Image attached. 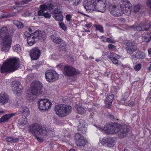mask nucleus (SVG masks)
<instances>
[{"label": "nucleus", "mask_w": 151, "mask_h": 151, "mask_svg": "<svg viewBox=\"0 0 151 151\" xmlns=\"http://www.w3.org/2000/svg\"><path fill=\"white\" fill-rule=\"evenodd\" d=\"M13 49L14 51L17 52H19L22 51L21 46L19 44H17L13 47Z\"/></svg>", "instance_id": "f704fd0d"}, {"label": "nucleus", "mask_w": 151, "mask_h": 151, "mask_svg": "<svg viewBox=\"0 0 151 151\" xmlns=\"http://www.w3.org/2000/svg\"><path fill=\"white\" fill-rule=\"evenodd\" d=\"M141 66V64H138L136 65L134 68V69L135 70H136V71H139V70L140 69Z\"/></svg>", "instance_id": "c03bdc74"}, {"label": "nucleus", "mask_w": 151, "mask_h": 151, "mask_svg": "<svg viewBox=\"0 0 151 151\" xmlns=\"http://www.w3.org/2000/svg\"><path fill=\"white\" fill-rule=\"evenodd\" d=\"M14 14H10V15L9 16V17H13V16H14Z\"/></svg>", "instance_id": "338daca9"}, {"label": "nucleus", "mask_w": 151, "mask_h": 151, "mask_svg": "<svg viewBox=\"0 0 151 151\" xmlns=\"http://www.w3.org/2000/svg\"><path fill=\"white\" fill-rule=\"evenodd\" d=\"M80 72L79 70H77L76 69L73 68L71 66H68L67 65L64 68L63 71V73L65 75L68 76H74L77 75L80 73Z\"/></svg>", "instance_id": "2eb2a0df"}, {"label": "nucleus", "mask_w": 151, "mask_h": 151, "mask_svg": "<svg viewBox=\"0 0 151 151\" xmlns=\"http://www.w3.org/2000/svg\"><path fill=\"white\" fill-rule=\"evenodd\" d=\"M146 3L150 7V10H151V0H147Z\"/></svg>", "instance_id": "3c124183"}, {"label": "nucleus", "mask_w": 151, "mask_h": 151, "mask_svg": "<svg viewBox=\"0 0 151 151\" xmlns=\"http://www.w3.org/2000/svg\"><path fill=\"white\" fill-rule=\"evenodd\" d=\"M114 96L113 95H109L106 97L105 100V103L106 106L108 108H110Z\"/></svg>", "instance_id": "a878e982"}, {"label": "nucleus", "mask_w": 151, "mask_h": 151, "mask_svg": "<svg viewBox=\"0 0 151 151\" xmlns=\"http://www.w3.org/2000/svg\"><path fill=\"white\" fill-rule=\"evenodd\" d=\"M55 110L56 114L61 117L67 116L71 113L72 110L71 106L68 105H59L55 106Z\"/></svg>", "instance_id": "39448f33"}, {"label": "nucleus", "mask_w": 151, "mask_h": 151, "mask_svg": "<svg viewBox=\"0 0 151 151\" xmlns=\"http://www.w3.org/2000/svg\"><path fill=\"white\" fill-rule=\"evenodd\" d=\"M149 69H150V70H151V64H150V67H149Z\"/></svg>", "instance_id": "774afa93"}, {"label": "nucleus", "mask_w": 151, "mask_h": 151, "mask_svg": "<svg viewBox=\"0 0 151 151\" xmlns=\"http://www.w3.org/2000/svg\"><path fill=\"white\" fill-rule=\"evenodd\" d=\"M111 54L110 55H109L108 57H109L110 60L113 63L116 65H118L119 61L118 58H120V55H118L115 53H112V52H111Z\"/></svg>", "instance_id": "5701e85b"}, {"label": "nucleus", "mask_w": 151, "mask_h": 151, "mask_svg": "<svg viewBox=\"0 0 151 151\" xmlns=\"http://www.w3.org/2000/svg\"><path fill=\"white\" fill-rule=\"evenodd\" d=\"M28 121L27 117L22 116L19 120L18 124L19 126H24L27 124Z\"/></svg>", "instance_id": "c756f323"}, {"label": "nucleus", "mask_w": 151, "mask_h": 151, "mask_svg": "<svg viewBox=\"0 0 151 151\" xmlns=\"http://www.w3.org/2000/svg\"><path fill=\"white\" fill-rule=\"evenodd\" d=\"M52 105L51 101L48 99H40L38 101V107L41 110H48L51 108Z\"/></svg>", "instance_id": "9b49d317"}, {"label": "nucleus", "mask_w": 151, "mask_h": 151, "mask_svg": "<svg viewBox=\"0 0 151 151\" xmlns=\"http://www.w3.org/2000/svg\"><path fill=\"white\" fill-rule=\"evenodd\" d=\"M13 35L6 34L1 37V50L4 52H7L12 46Z\"/></svg>", "instance_id": "0eeeda50"}, {"label": "nucleus", "mask_w": 151, "mask_h": 151, "mask_svg": "<svg viewBox=\"0 0 151 151\" xmlns=\"http://www.w3.org/2000/svg\"><path fill=\"white\" fill-rule=\"evenodd\" d=\"M11 87L12 90L15 94L16 101L18 104H19L21 99V95L23 89L22 86L19 81H14L12 83Z\"/></svg>", "instance_id": "423d86ee"}, {"label": "nucleus", "mask_w": 151, "mask_h": 151, "mask_svg": "<svg viewBox=\"0 0 151 151\" xmlns=\"http://www.w3.org/2000/svg\"><path fill=\"white\" fill-rule=\"evenodd\" d=\"M14 23L16 25L18 28H21L23 27V25L22 23L18 21H14Z\"/></svg>", "instance_id": "e433bc0d"}, {"label": "nucleus", "mask_w": 151, "mask_h": 151, "mask_svg": "<svg viewBox=\"0 0 151 151\" xmlns=\"http://www.w3.org/2000/svg\"><path fill=\"white\" fill-rule=\"evenodd\" d=\"M45 76L46 79L49 82L55 81L59 77L58 74L54 70H47L45 73Z\"/></svg>", "instance_id": "4468645a"}, {"label": "nucleus", "mask_w": 151, "mask_h": 151, "mask_svg": "<svg viewBox=\"0 0 151 151\" xmlns=\"http://www.w3.org/2000/svg\"><path fill=\"white\" fill-rule=\"evenodd\" d=\"M121 12L127 15H129L132 11L131 4L128 0H121L119 2Z\"/></svg>", "instance_id": "9d476101"}, {"label": "nucleus", "mask_w": 151, "mask_h": 151, "mask_svg": "<svg viewBox=\"0 0 151 151\" xmlns=\"http://www.w3.org/2000/svg\"><path fill=\"white\" fill-rule=\"evenodd\" d=\"M66 1H69V2H72L73 1V0H66Z\"/></svg>", "instance_id": "69168bd1"}, {"label": "nucleus", "mask_w": 151, "mask_h": 151, "mask_svg": "<svg viewBox=\"0 0 151 151\" xmlns=\"http://www.w3.org/2000/svg\"><path fill=\"white\" fill-rule=\"evenodd\" d=\"M142 39L145 42H148L151 40V32H148L147 34L145 35L142 37Z\"/></svg>", "instance_id": "2f4dec72"}, {"label": "nucleus", "mask_w": 151, "mask_h": 151, "mask_svg": "<svg viewBox=\"0 0 151 151\" xmlns=\"http://www.w3.org/2000/svg\"><path fill=\"white\" fill-rule=\"evenodd\" d=\"M92 25V23L90 22V23H86V24L85 26L86 27H87V28H90V27H91Z\"/></svg>", "instance_id": "864d4df0"}, {"label": "nucleus", "mask_w": 151, "mask_h": 151, "mask_svg": "<svg viewBox=\"0 0 151 151\" xmlns=\"http://www.w3.org/2000/svg\"><path fill=\"white\" fill-rule=\"evenodd\" d=\"M41 51L38 47H34L29 51V55L32 60H37L40 57Z\"/></svg>", "instance_id": "a211bd4d"}, {"label": "nucleus", "mask_w": 151, "mask_h": 151, "mask_svg": "<svg viewBox=\"0 0 151 151\" xmlns=\"http://www.w3.org/2000/svg\"><path fill=\"white\" fill-rule=\"evenodd\" d=\"M45 36V34L44 32H42L39 30L36 31L35 32L30 35V36L27 37V43L29 46H32L35 43V38L42 39V38H43Z\"/></svg>", "instance_id": "6e6552de"}, {"label": "nucleus", "mask_w": 151, "mask_h": 151, "mask_svg": "<svg viewBox=\"0 0 151 151\" xmlns=\"http://www.w3.org/2000/svg\"><path fill=\"white\" fill-rule=\"evenodd\" d=\"M125 49L128 53H131L134 51H136L137 49V46L132 42H129L127 44Z\"/></svg>", "instance_id": "4be33fe9"}, {"label": "nucleus", "mask_w": 151, "mask_h": 151, "mask_svg": "<svg viewBox=\"0 0 151 151\" xmlns=\"http://www.w3.org/2000/svg\"><path fill=\"white\" fill-rule=\"evenodd\" d=\"M71 16L70 14H67L66 16V18L67 20L68 21V22H69V21H70L71 19Z\"/></svg>", "instance_id": "49530a36"}, {"label": "nucleus", "mask_w": 151, "mask_h": 151, "mask_svg": "<svg viewBox=\"0 0 151 151\" xmlns=\"http://www.w3.org/2000/svg\"><path fill=\"white\" fill-rule=\"evenodd\" d=\"M21 111L24 117H27L29 114V109L27 106H22L21 109Z\"/></svg>", "instance_id": "bb28decb"}, {"label": "nucleus", "mask_w": 151, "mask_h": 151, "mask_svg": "<svg viewBox=\"0 0 151 151\" xmlns=\"http://www.w3.org/2000/svg\"><path fill=\"white\" fill-rule=\"evenodd\" d=\"M33 28V27H31L30 28H28V30H29V32H32V29Z\"/></svg>", "instance_id": "bf43d9fd"}, {"label": "nucleus", "mask_w": 151, "mask_h": 151, "mask_svg": "<svg viewBox=\"0 0 151 151\" xmlns=\"http://www.w3.org/2000/svg\"><path fill=\"white\" fill-rule=\"evenodd\" d=\"M75 151V150H74V149H70V150L69 151Z\"/></svg>", "instance_id": "0e129e2a"}, {"label": "nucleus", "mask_w": 151, "mask_h": 151, "mask_svg": "<svg viewBox=\"0 0 151 151\" xmlns=\"http://www.w3.org/2000/svg\"><path fill=\"white\" fill-rule=\"evenodd\" d=\"M126 94L127 96L126 98H123L122 100L123 101H126V100H127V98L128 96L129 95V93H128V92H126Z\"/></svg>", "instance_id": "6e6d98bb"}, {"label": "nucleus", "mask_w": 151, "mask_h": 151, "mask_svg": "<svg viewBox=\"0 0 151 151\" xmlns=\"http://www.w3.org/2000/svg\"><path fill=\"white\" fill-rule=\"evenodd\" d=\"M134 104V101H131L129 103H128V104H126V105H127L129 106H133Z\"/></svg>", "instance_id": "5fc2aeb1"}, {"label": "nucleus", "mask_w": 151, "mask_h": 151, "mask_svg": "<svg viewBox=\"0 0 151 151\" xmlns=\"http://www.w3.org/2000/svg\"><path fill=\"white\" fill-rule=\"evenodd\" d=\"M29 130L31 133L35 136L38 141L40 142L43 141V139L38 137L37 135L45 133L46 130L45 127H42L39 124H33L29 126Z\"/></svg>", "instance_id": "20e7f679"}, {"label": "nucleus", "mask_w": 151, "mask_h": 151, "mask_svg": "<svg viewBox=\"0 0 151 151\" xmlns=\"http://www.w3.org/2000/svg\"><path fill=\"white\" fill-rule=\"evenodd\" d=\"M95 60L96 61L99 62V61H100L102 60V58H98H98H97V59H96Z\"/></svg>", "instance_id": "13d9d810"}, {"label": "nucleus", "mask_w": 151, "mask_h": 151, "mask_svg": "<svg viewBox=\"0 0 151 151\" xmlns=\"http://www.w3.org/2000/svg\"><path fill=\"white\" fill-rule=\"evenodd\" d=\"M69 138L67 136H65L63 137H61L60 138V140L64 142H69Z\"/></svg>", "instance_id": "a19ab883"}, {"label": "nucleus", "mask_w": 151, "mask_h": 151, "mask_svg": "<svg viewBox=\"0 0 151 151\" xmlns=\"http://www.w3.org/2000/svg\"><path fill=\"white\" fill-rule=\"evenodd\" d=\"M9 97L6 92H1L0 94V101L2 104H4L9 102Z\"/></svg>", "instance_id": "412c9836"}, {"label": "nucleus", "mask_w": 151, "mask_h": 151, "mask_svg": "<svg viewBox=\"0 0 151 151\" xmlns=\"http://www.w3.org/2000/svg\"><path fill=\"white\" fill-rule=\"evenodd\" d=\"M109 10L110 13L115 17H119L122 15L120 6L117 4L110 5L109 6Z\"/></svg>", "instance_id": "ddd939ff"}, {"label": "nucleus", "mask_w": 151, "mask_h": 151, "mask_svg": "<svg viewBox=\"0 0 151 151\" xmlns=\"http://www.w3.org/2000/svg\"><path fill=\"white\" fill-rule=\"evenodd\" d=\"M145 57V54L144 52H141V51H139L136 52L135 54H133L132 55V58H135L136 57L137 58L141 59V58H143L144 57Z\"/></svg>", "instance_id": "cd10ccee"}, {"label": "nucleus", "mask_w": 151, "mask_h": 151, "mask_svg": "<svg viewBox=\"0 0 151 151\" xmlns=\"http://www.w3.org/2000/svg\"><path fill=\"white\" fill-rule=\"evenodd\" d=\"M60 51H65L67 50L66 45L65 43L61 44L60 46Z\"/></svg>", "instance_id": "4c0bfd02"}, {"label": "nucleus", "mask_w": 151, "mask_h": 151, "mask_svg": "<svg viewBox=\"0 0 151 151\" xmlns=\"http://www.w3.org/2000/svg\"><path fill=\"white\" fill-rule=\"evenodd\" d=\"M150 23L149 21H143L141 23H139L136 26H128L127 28L128 29H133L134 30H137L138 31L140 30H148L150 27Z\"/></svg>", "instance_id": "f8f14e48"}, {"label": "nucleus", "mask_w": 151, "mask_h": 151, "mask_svg": "<svg viewBox=\"0 0 151 151\" xmlns=\"http://www.w3.org/2000/svg\"><path fill=\"white\" fill-rule=\"evenodd\" d=\"M7 30V27H3L0 30V36L1 35L6 33Z\"/></svg>", "instance_id": "58836bf2"}, {"label": "nucleus", "mask_w": 151, "mask_h": 151, "mask_svg": "<svg viewBox=\"0 0 151 151\" xmlns=\"http://www.w3.org/2000/svg\"><path fill=\"white\" fill-rule=\"evenodd\" d=\"M52 56L54 59H58L60 57V55H58L57 54H52Z\"/></svg>", "instance_id": "09e8293b"}, {"label": "nucleus", "mask_w": 151, "mask_h": 151, "mask_svg": "<svg viewBox=\"0 0 151 151\" xmlns=\"http://www.w3.org/2000/svg\"><path fill=\"white\" fill-rule=\"evenodd\" d=\"M53 17L57 21H60L62 22L63 19V16L62 14H59V15H56V14H54L53 16Z\"/></svg>", "instance_id": "473e14b6"}, {"label": "nucleus", "mask_w": 151, "mask_h": 151, "mask_svg": "<svg viewBox=\"0 0 151 151\" xmlns=\"http://www.w3.org/2000/svg\"><path fill=\"white\" fill-rule=\"evenodd\" d=\"M16 114H17V113H11V114H8L2 116L0 119V123L7 122L9 121L10 118L16 116Z\"/></svg>", "instance_id": "b1692460"}, {"label": "nucleus", "mask_w": 151, "mask_h": 151, "mask_svg": "<svg viewBox=\"0 0 151 151\" xmlns=\"http://www.w3.org/2000/svg\"><path fill=\"white\" fill-rule=\"evenodd\" d=\"M96 27L97 30L101 32H103L104 29L103 27L101 26H99V25H96Z\"/></svg>", "instance_id": "37998d69"}, {"label": "nucleus", "mask_w": 151, "mask_h": 151, "mask_svg": "<svg viewBox=\"0 0 151 151\" xmlns=\"http://www.w3.org/2000/svg\"><path fill=\"white\" fill-rule=\"evenodd\" d=\"M109 117L110 118H111V119H114V117L113 116V115H110L109 116Z\"/></svg>", "instance_id": "680f3d73"}, {"label": "nucleus", "mask_w": 151, "mask_h": 151, "mask_svg": "<svg viewBox=\"0 0 151 151\" xmlns=\"http://www.w3.org/2000/svg\"><path fill=\"white\" fill-rule=\"evenodd\" d=\"M74 107L77 112L79 114H83L86 112V108L82 106L81 105H80L79 104H76L75 105Z\"/></svg>", "instance_id": "393cba45"}, {"label": "nucleus", "mask_w": 151, "mask_h": 151, "mask_svg": "<svg viewBox=\"0 0 151 151\" xmlns=\"http://www.w3.org/2000/svg\"><path fill=\"white\" fill-rule=\"evenodd\" d=\"M19 66V60L16 58H11L4 62L3 65L0 66L1 73L12 72L17 69Z\"/></svg>", "instance_id": "7ed1b4c3"}, {"label": "nucleus", "mask_w": 151, "mask_h": 151, "mask_svg": "<svg viewBox=\"0 0 151 151\" xmlns=\"http://www.w3.org/2000/svg\"><path fill=\"white\" fill-rule=\"evenodd\" d=\"M44 17H47V18H50L51 17V15L50 13H48V12H46V13L44 12Z\"/></svg>", "instance_id": "de8ad7c7"}, {"label": "nucleus", "mask_w": 151, "mask_h": 151, "mask_svg": "<svg viewBox=\"0 0 151 151\" xmlns=\"http://www.w3.org/2000/svg\"><path fill=\"white\" fill-rule=\"evenodd\" d=\"M84 32H88V33L89 32V33H90V30H89V29H87L84 30Z\"/></svg>", "instance_id": "052dcab7"}, {"label": "nucleus", "mask_w": 151, "mask_h": 151, "mask_svg": "<svg viewBox=\"0 0 151 151\" xmlns=\"http://www.w3.org/2000/svg\"><path fill=\"white\" fill-rule=\"evenodd\" d=\"M96 127L104 133L110 134H114L118 133L119 137L120 138H123L126 136L129 129V127L128 126H121L120 124L118 123H114L111 125L107 124L105 125L103 128L99 126Z\"/></svg>", "instance_id": "f257e3e1"}, {"label": "nucleus", "mask_w": 151, "mask_h": 151, "mask_svg": "<svg viewBox=\"0 0 151 151\" xmlns=\"http://www.w3.org/2000/svg\"><path fill=\"white\" fill-rule=\"evenodd\" d=\"M76 143L77 146H85L87 141L85 139L84 137L80 133H77L75 135Z\"/></svg>", "instance_id": "dca6fc26"}, {"label": "nucleus", "mask_w": 151, "mask_h": 151, "mask_svg": "<svg viewBox=\"0 0 151 151\" xmlns=\"http://www.w3.org/2000/svg\"><path fill=\"white\" fill-rule=\"evenodd\" d=\"M42 87L41 82L36 81L33 82L31 84V87L28 91H30L31 93L33 95H39L41 94L42 93Z\"/></svg>", "instance_id": "1a4fd4ad"}, {"label": "nucleus", "mask_w": 151, "mask_h": 151, "mask_svg": "<svg viewBox=\"0 0 151 151\" xmlns=\"http://www.w3.org/2000/svg\"><path fill=\"white\" fill-rule=\"evenodd\" d=\"M87 124L84 120H80L78 126V129L81 131L83 133H86L87 130Z\"/></svg>", "instance_id": "aec40b11"}, {"label": "nucleus", "mask_w": 151, "mask_h": 151, "mask_svg": "<svg viewBox=\"0 0 151 151\" xmlns=\"http://www.w3.org/2000/svg\"><path fill=\"white\" fill-rule=\"evenodd\" d=\"M102 145L104 146H113L114 145L115 142L114 140L110 137H104L101 140Z\"/></svg>", "instance_id": "6ab92c4d"}, {"label": "nucleus", "mask_w": 151, "mask_h": 151, "mask_svg": "<svg viewBox=\"0 0 151 151\" xmlns=\"http://www.w3.org/2000/svg\"><path fill=\"white\" fill-rule=\"evenodd\" d=\"M31 0H23L22 2H21V4H26L27 2H28L29 1H31Z\"/></svg>", "instance_id": "603ef678"}, {"label": "nucleus", "mask_w": 151, "mask_h": 151, "mask_svg": "<svg viewBox=\"0 0 151 151\" xmlns=\"http://www.w3.org/2000/svg\"><path fill=\"white\" fill-rule=\"evenodd\" d=\"M81 1L82 0H75V1L73 2V5L74 6H76V5H79V4H80Z\"/></svg>", "instance_id": "a18cd8bd"}, {"label": "nucleus", "mask_w": 151, "mask_h": 151, "mask_svg": "<svg viewBox=\"0 0 151 151\" xmlns=\"http://www.w3.org/2000/svg\"><path fill=\"white\" fill-rule=\"evenodd\" d=\"M108 47L109 49V50H111V51H113V50H115L116 49V46L114 45L113 44H109L108 45Z\"/></svg>", "instance_id": "ea45409f"}, {"label": "nucleus", "mask_w": 151, "mask_h": 151, "mask_svg": "<svg viewBox=\"0 0 151 151\" xmlns=\"http://www.w3.org/2000/svg\"><path fill=\"white\" fill-rule=\"evenodd\" d=\"M51 39L52 40L57 44H59L60 43L61 39L59 36H58L56 34L52 35L51 36Z\"/></svg>", "instance_id": "c85d7f7f"}, {"label": "nucleus", "mask_w": 151, "mask_h": 151, "mask_svg": "<svg viewBox=\"0 0 151 151\" xmlns=\"http://www.w3.org/2000/svg\"><path fill=\"white\" fill-rule=\"evenodd\" d=\"M53 5L52 3H48L46 4H42L40 6V10H39L38 12V15L40 16H44V11L48 10H51L53 9Z\"/></svg>", "instance_id": "f3484780"}, {"label": "nucleus", "mask_w": 151, "mask_h": 151, "mask_svg": "<svg viewBox=\"0 0 151 151\" xmlns=\"http://www.w3.org/2000/svg\"><path fill=\"white\" fill-rule=\"evenodd\" d=\"M6 140L7 142H17L19 140V138H15L13 137H7L6 138Z\"/></svg>", "instance_id": "72a5a7b5"}, {"label": "nucleus", "mask_w": 151, "mask_h": 151, "mask_svg": "<svg viewBox=\"0 0 151 151\" xmlns=\"http://www.w3.org/2000/svg\"><path fill=\"white\" fill-rule=\"evenodd\" d=\"M106 41L107 42H109V43H115L110 38H107L106 39Z\"/></svg>", "instance_id": "8fccbe9b"}, {"label": "nucleus", "mask_w": 151, "mask_h": 151, "mask_svg": "<svg viewBox=\"0 0 151 151\" xmlns=\"http://www.w3.org/2000/svg\"><path fill=\"white\" fill-rule=\"evenodd\" d=\"M121 66H122V67H124V68H125V65H123V64H121Z\"/></svg>", "instance_id": "e2e57ef3"}, {"label": "nucleus", "mask_w": 151, "mask_h": 151, "mask_svg": "<svg viewBox=\"0 0 151 151\" xmlns=\"http://www.w3.org/2000/svg\"><path fill=\"white\" fill-rule=\"evenodd\" d=\"M53 12L55 14H60L62 12L60 9L58 8H55Z\"/></svg>", "instance_id": "79ce46f5"}, {"label": "nucleus", "mask_w": 151, "mask_h": 151, "mask_svg": "<svg viewBox=\"0 0 151 151\" xmlns=\"http://www.w3.org/2000/svg\"><path fill=\"white\" fill-rule=\"evenodd\" d=\"M58 24L60 28L64 30H67L68 28L65 23L63 22H58Z\"/></svg>", "instance_id": "c9c22d12"}, {"label": "nucleus", "mask_w": 151, "mask_h": 151, "mask_svg": "<svg viewBox=\"0 0 151 151\" xmlns=\"http://www.w3.org/2000/svg\"><path fill=\"white\" fill-rule=\"evenodd\" d=\"M148 52L149 56L150 57L151 56V48L148 50Z\"/></svg>", "instance_id": "4d7b16f0"}, {"label": "nucleus", "mask_w": 151, "mask_h": 151, "mask_svg": "<svg viewBox=\"0 0 151 151\" xmlns=\"http://www.w3.org/2000/svg\"><path fill=\"white\" fill-rule=\"evenodd\" d=\"M142 6L140 4H137L133 6L132 8V12L135 13L138 12L141 9Z\"/></svg>", "instance_id": "7c9ffc66"}, {"label": "nucleus", "mask_w": 151, "mask_h": 151, "mask_svg": "<svg viewBox=\"0 0 151 151\" xmlns=\"http://www.w3.org/2000/svg\"><path fill=\"white\" fill-rule=\"evenodd\" d=\"M106 0H86L83 6L86 11L91 12L93 10L104 12L106 9Z\"/></svg>", "instance_id": "f03ea898"}]
</instances>
